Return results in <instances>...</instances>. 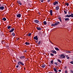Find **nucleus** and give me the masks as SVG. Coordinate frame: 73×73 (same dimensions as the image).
<instances>
[{
    "label": "nucleus",
    "mask_w": 73,
    "mask_h": 73,
    "mask_svg": "<svg viewBox=\"0 0 73 73\" xmlns=\"http://www.w3.org/2000/svg\"><path fill=\"white\" fill-rule=\"evenodd\" d=\"M18 65H21L24 66V64L21 61H19L18 62Z\"/></svg>",
    "instance_id": "nucleus-1"
},
{
    "label": "nucleus",
    "mask_w": 73,
    "mask_h": 73,
    "mask_svg": "<svg viewBox=\"0 0 73 73\" xmlns=\"http://www.w3.org/2000/svg\"><path fill=\"white\" fill-rule=\"evenodd\" d=\"M65 17H67L69 18L70 17H73V14H72L71 15H66L65 16Z\"/></svg>",
    "instance_id": "nucleus-2"
},
{
    "label": "nucleus",
    "mask_w": 73,
    "mask_h": 73,
    "mask_svg": "<svg viewBox=\"0 0 73 73\" xmlns=\"http://www.w3.org/2000/svg\"><path fill=\"white\" fill-rule=\"evenodd\" d=\"M60 56V58H65V56L63 54H61L60 55H59Z\"/></svg>",
    "instance_id": "nucleus-3"
},
{
    "label": "nucleus",
    "mask_w": 73,
    "mask_h": 73,
    "mask_svg": "<svg viewBox=\"0 0 73 73\" xmlns=\"http://www.w3.org/2000/svg\"><path fill=\"white\" fill-rule=\"evenodd\" d=\"M5 9V8L4 6H1L0 7V10L3 11Z\"/></svg>",
    "instance_id": "nucleus-4"
},
{
    "label": "nucleus",
    "mask_w": 73,
    "mask_h": 73,
    "mask_svg": "<svg viewBox=\"0 0 73 73\" xmlns=\"http://www.w3.org/2000/svg\"><path fill=\"white\" fill-rule=\"evenodd\" d=\"M53 5L55 6L57 4H58V1H55V2L53 3Z\"/></svg>",
    "instance_id": "nucleus-5"
},
{
    "label": "nucleus",
    "mask_w": 73,
    "mask_h": 73,
    "mask_svg": "<svg viewBox=\"0 0 73 73\" xmlns=\"http://www.w3.org/2000/svg\"><path fill=\"white\" fill-rule=\"evenodd\" d=\"M21 14H17V17H18V18H20V17H21Z\"/></svg>",
    "instance_id": "nucleus-6"
},
{
    "label": "nucleus",
    "mask_w": 73,
    "mask_h": 73,
    "mask_svg": "<svg viewBox=\"0 0 73 73\" xmlns=\"http://www.w3.org/2000/svg\"><path fill=\"white\" fill-rule=\"evenodd\" d=\"M33 21L34 23H39V21L37 19L34 20Z\"/></svg>",
    "instance_id": "nucleus-7"
},
{
    "label": "nucleus",
    "mask_w": 73,
    "mask_h": 73,
    "mask_svg": "<svg viewBox=\"0 0 73 73\" xmlns=\"http://www.w3.org/2000/svg\"><path fill=\"white\" fill-rule=\"evenodd\" d=\"M51 53H52L53 54H56V53H57V52L55 50H52L51 51Z\"/></svg>",
    "instance_id": "nucleus-8"
},
{
    "label": "nucleus",
    "mask_w": 73,
    "mask_h": 73,
    "mask_svg": "<svg viewBox=\"0 0 73 73\" xmlns=\"http://www.w3.org/2000/svg\"><path fill=\"white\" fill-rule=\"evenodd\" d=\"M14 30H15V29L14 28H13L11 29L10 31H9V32L10 33H11V32H13V31H14Z\"/></svg>",
    "instance_id": "nucleus-9"
},
{
    "label": "nucleus",
    "mask_w": 73,
    "mask_h": 73,
    "mask_svg": "<svg viewBox=\"0 0 73 73\" xmlns=\"http://www.w3.org/2000/svg\"><path fill=\"white\" fill-rule=\"evenodd\" d=\"M59 24H60V22L58 21H57L55 23L56 26L57 25H59Z\"/></svg>",
    "instance_id": "nucleus-10"
},
{
    "label": "nucleus",
    "mask_w": 73,
    "mask_h": 73,
    "mask_svg": "<svg viewBox=\"0 0 73 73\" xmlns=\"http://www.w3.org/2000/svg\"><path fill=\"white\" fill-rule=\"evenodd\" d=\"M34 40H38V38L37 37V36H36L34 37Z\"/></svg>",
    "instance_id": "nucleus-11"
},
{
    "label": "nucleus",
    "mask_w": 73,
    "mask_h": 73,
    "mask_svg": "<svg viewBox=\"0 0 73 73\" xmlns=\"http://www.w3.org/2000/svg\"><path fill=\"white\" fill-rule=\"evenodd\" d=\"M25 58V56H21V57H19L20 59H21V60L24 59Z\"/></svg>",
    "instance_id": "nucleus-12"
},
{
    "label": "nucleus",
    "mask_w": 73,
    "mask_h": 73,
    "mask_svg": "<svg viewBox=\"0 0 73 73\" xmlns=\"http://www.w3.org/2000/svg\"><path fill=\"white\" fill-rule=\"evenodd\" d=\"M50 15H51V16H52V15H53V11H52V10H50Z\"/></svg>",
    "instance_id": "nucleus-13"
},
{
    "label": "nucleus",
    "mask_w": 73,
    "mask_h": 73,
    "mask_svg": "<svg viewBox=\"0 0 73 73\" xmlns=\"http://www.w3.org/2000/svg\"><path fill=\"white\" fill-rule=\"evenodd\" d=\"M36 29H37V30H38V31H40L41 30V28L40 27H37L36 28Z\"/></svg>",
    "instance_id": "nucleus-14"
},
{
    "label": "nucleus",
    "mask_w": 73,
    "mask_h": 73,
    "mask_svg": "<svg viewBox=\"0 0 73 73\" xmlns=\"http://www.w3.org/2000/svg\"><path fill=\"white\" fill-rule=\"evenodd\" d=\"M25 44H26V45H29L30 44V43L29 42H25Z\"/></svg>",
    "instance_id": "nucleus-15"
},
{
    "label": "nucleus",
    "mask_w": 73,
    "mask_h": 73,
    "mask_svg": "<svg viewBox=\"0 0 73 73\" xmlns=\"http://www.w3.org/2000/svg\"><path fill=\"white\" fill-rule=\"evenodd\" d=\"M17 3L19 4H20V5H22V3H21L19 1H17Z\"/></svg>",
    "instance_id": "nucleus-16"
},
{
    "label": "nucleus",
    "mask_w": 73,
    "mask_h": 73,
    "mask_svg": "<svg viewBox=\"0 0 73 73\" xmlns=\"http://www.w3.org/2000/svg\"><path fill=\"white\" fill-rule=\"evenodd\" d=\"M41 66L42 68H44L45 67V64H44L42 65H41Z\"/></svg>",
    "instance_id": "nucleus-17"
},
{
    "label": "nucleus",
    "mask_w": 73,
    "mask_h": 73,
    "mask_svg": "<svg viewBox=\"0 0 73 73\" xmlns=\"http://www.w3.org/2000/svg\"><path fill=\"white\" fill-rule=\"evenodd\" d=\"M64 19H65L64 20L65 21H69V18H67L66 19L65 18Z\"/></svg>",
    "instance_id": "nucleus-18"
},
{
    "label": "nucleus",
    "mask_w": 73,
    "mask_h": 73,
    "mask_svg": "<svg viewBox=\"0 0 73 73\" xmlns=\"http://www.w3.org/2000/svg\"><path fill=\"white\" fill-rule=\"evenodd\" d=\"M58 19H59L60 21H61V22H62V21H61V17L60 16L58 17Z\"/></svg>",
    "instance_id": "nucleus-19"
},
{
    "label": "nucleus",
    "mask_w": 73,
    "mask_h": 73,
    "mask_svg": "<svg viewBox=\"0 0 73 73\" xmlns=\"http://www.w3.org/2000/svg\"><path fill=\"white\" fill-rule=\"evenodd\" d=\"M54 69V72H58V71H57V69L55 68H54V67L53 68Z\"/></svg>",
    "instance_id": "nucleus-20"
},
{
    "label": "nucleus",
    "mask_w": 73,
    "mask_h": 73,
    "mask_svg": "<svg viewBox=\"0 0 73 73\" xmlns=\"http://www.w3.org/2000/svg\"><path fill=\"white\" fill-rule=\"evenodd\" d=\"M59 9V7L58 6H57L56 7V9L57 11V10H58Z\"/></svg>",
    "instance_id": "nucleus-21"
},
{
    "label": "nucleus",
    "mask_w": 73,
    "mask_h": 73,
    "mask_svg": "<svg viewBox=\"0 0 73 73\" xmlns=\"http://www.w3.org/2000/svg\"><path fill=\"white\" fill-rule=\"evenodd\" d=\"M2 20H4L5 21L7 20V19L5 18L4 17L2 19Z\"/></svg>",
    "instance_id": "nucleus-22"
},
{
    "label": "nucleus",
    "mask_w": 73,
    "mask_h": 73,
    "mask_svg": "<svg viewBox=\"0 0 73 73\" xmlns=\"http://www.w3.org/2000/svg\"><path fill=\"white\" fill-rule=\"evenodd\" d=\"M43 24L44 25H46V24H47V23H46V21H44L43 22Z\"/></svg>",
    "instance_id": "nucleus-23"
},
{
    "label": "nucleus",
    "mask_w": 73,
    "mask_h": 73,
    "mask_svg": "<svg viewBox=\"0 0 73 73\" xmlns=\"http://www.w3.org/2000/svg\"><path fill=\"white\" fill-rule=\"evenodd\" d=\"M12 35L13 36H15V34L14 32H13L12 33Z\"/></svg>",
    "instance_id": "nucleus-24"
},
{
    "label": "nucleus",
    "mask_w": 73,
    "mask_h": 73,
    "mask_svg": "<svg viewBox=\"0 0 73 73\" xmlns=\"http://www.w3.org/2000/svg\"><path fill=\"white\" fill-rule=\"evenodd\" d=\"M64 13L65 14H66L67 13V10H66L64 11Z\"/></svg>",
    "instance_id": "nucleus-25"
},
{
    "label": "nucleus",
    "mask_w": 73,
    "mask_h": 73,
    "mask_svg": "<svg viewBox=\"0 0 73 73\" xmlns=\"http://www.w3.org/2000/svg\"><path fill=\"white\" fill-rule=\"evenodd\" d=\"M57 61H58V62H59V63H61V60H60V59H58L57 60Z\"/></svg>",
    "instance_id": "nucleus-26"
},
{
    "label": "nucleus",
    "mask_w": 73,
    "mask_h": 73,
    "mask_svg": "<svg viewBox=\"0 0 73 73\" xmlns=\"http://www.w3.org/2000/svg\"><path fill=\"white\" fill-rule=\"evenodd\" d=\"M51 26L53 27V26L54 27H55L56 26V25H55V23L54 24H51Z\"/></svg>",
    "instance_id": "nucleus-27"
},
{
    "label": "nucleus",
    "mask_w": 73,
    "mask_h": 73,
    "mask_svg": "<svg viewBox=\"0 0 73 73\" xmlns=\"http://www.w3.org/2000/svg\"><path fill=\"white\" fill-rule=\"evenodd\" d=\"M7 28L8 29H11V26H8L7 27Z\"/></svg>",
    "instance_id": "nucleus-28"
},
{
    "label": "nucleus",
    "mask_w": 73,
    "mask_h": 73,
    "mask_svg": "<svg viewBox=\"0 0 73 73\" xmlns=\"http://www.w3.org/2000/svg\"><path fill=\"white\" fill-rule=\"evenodd\" d=\"M65 4L66 5H67V6H69V3H65Z\"/></svg>",
    "instance_id": "nucleus-29"
},
{
    "label": "nucleus",
    "mask_w": 73,
    "mask_h": 73,
    "mask_svg": "<svg viewBox=\"0 0 73 73\" xmlns=\"http://www.w3.org/2000/svg\"><path fill=\"white\" fill-rule=\"evenodd\" d=\"M53 60H52V61H50V63H51V65H52V64H53Z\"/></svg>",
    "instance_id": "nucleus-30"
},
{
    "label": "nucleus",
    "mask_w": 73,
    "mask_h": 73,
    "mask_svg": "<svg viewBox=\"0 0 73 73\" xmlns=\"http://www.w3.org/2000/svg\"><path fill=\"white\" fill-rule=\"evenodd\" d=\"M55 49L56 50H59V49L57 48H55Z\"/></svg>",
    "instance_id": "nucleus-31"
},
{
    "label": "nucleus",
    "mask_w": 73,
    "mask_h": 73,
    "mask_svg": "<svg viewBox=\"0 0 73 73\" xmlns=\"http://www.w3.org/2000/svg\"><path fill=\"white\" fill-rule=\"evenodd\" d=\"M68 53H73L72 52L69 51H68Z\"/></svg>",
    "instance_id": "nucleus-32"
},
{
    "label": "nucleus",
    "mask_w": 73,
    "mask_h": 73,
    "mask_svg": "<svg viewBox=\"0 0 73 73\" xmlns=\"http://www.w3.org/2000/svg\"><path fill=\"white\" fill-rule=\"evenodd\" d=\"M54 64H55V65H56V66H58V64H57V63L56 62L54 63Z\"/></svg>",
    "instance_id": "nucleus-33"
},
{
    "label": "nucleus",
    "mask_w": 73,
    "mask_h": 73,
    "mask_svg": "<svg viewBox=\"0 0 73 73\" xmlns=\"http://www.w3.org/2000/svg\"><path fill=\"white\" fill-rule=\"evenodd\" d=\"M68 51L67 50H64V52H66V53H68Z\"/></svg>",
    "instance_id": "nucleus-34"
},
{
    "label": "nucleus",
    "mask_w": 73,
    "mask_h": 73,
    "mask_svg": "<svg viewBox=\"0 0 73 73\" xmlns=\"http://www.w3.org/2000/svg\"><path fill=\"white\" fill-rule=\"evenodd\" d=\"M40 44H41V42L39 41L38 42V44L39 45Z\"/></svg>",
    "instance_id": "nucleus-35"
},
{
    "label": "nucleus",
    "mask_w": 73,
    "mask_h": 73,
    "mask_svg": "<svg viewBox=\"0 0 73 73\" xmlns=\"http://www.w3.org/2000/svg\"><path fill=\"white\" fill-rule=\"evenodd\" d=\"M23 52H25V53H26V52H27V50H24L23 51Z\"/></svg>",
    "instance_id": "nucleus-36"
},
{
    "label": "nucleus",
    "mask_w": 73,
    "mask_h": 73,
    "mask_svg": "<svg viewBox=\"0 0 73 73\" xmlns=\"http://www.w3.org/2000/svg\"><path fill=\"white\" fill-rule=\"evenodd\" d=\"M31 35H32V34L31 33H29L28 34L29 36H31Z\"/></svg>",
    "instance_id": "nucleus-37"
},
{
    "label": "nucleus",
    "mask_w": 73,
    "mask_h": 73,
    "mask_svg": "<svg viewBox=\"0 0 73 73\" xmlns=\"http://www.w3.org/2000/svg\"><path fill=\"white\" fill-rule=\"evenodd\" d=\"M41 24V22H39V21L38 24H39V25H40Z\"/></svg>",
    "instance_id": "nucleus-38"
},
{
    "label": "nucleus",
    "mask_w": 73,
    "mask_h": 73,
    "mask_svg": "<svg viewBox=\"0 0 73 73\" xmlns=\"http://www.w3.org/2000/svg\"><path fill=\"white\" fill-rule=\"evenodd\" d=\"M1 35L2 36H3L4 35V33H1Z\"/></svg>",
    "instance_id": "nucleus-39"
},
{
    "label": "nucleus",
    "mask_w": 73,
    "mask_h": 73,
    "mask_svg": "<svg viewBox=\"0 0 73 73\" xmlns=\"http://www.w3.org/2000/svg\"><path fill=\"white\" fill-rule=\"evenodd\" d=\"M50 55L51 56H54V54H53L52 53H51L50 54Z\"/></svg>",
    "instance_id": "nucleus-40"
},
{
    "label": "nucleus",
    "mask_w": 73,
    "mask_h": 73,
    "mask_svg": "<svg viewBox=\"0 0 73 73\" xmlns=\"http://www.w3.org/2000/svg\"><path fill=\"white\" fill-rule=\"evenodd\" d=\"M70 64H73V61H71L70 62Z\"/></svg>",
    "instance_id": "nucleus-41"
},
{
    "label": "nucleus",
    "mask_w": 73,
    "mask_h": 73,
    "mask_svg": "<svg viewBox=\"0 0 73 73\" xmlns=\"http://www.w3.org/2000/svg\"><path fill=\"white\" fill-rule=\"evenodd\" d=\"M40 1L42 3H43V1H44V0H40Z\"/></svg>",
    "instance_id": "nucleus-42"
},
{
    "label": "nucleus",
    "mask_w": 73,
    "mask_h": 73,
    "mask_svg": "<svg viewBox=\"0 0 73 73\" xmlns=\"http://www.w3.org/2000/svg\"><path fill=\"white\" fill-rule=\"evenodd\" d=\"M58 72H61V70H58Z\"/></svg>",
    "instance_id": "nucleus-43"
},
{
    "label": "nucleus",
    "mask_w": 73,
    "mask_h": 73,
    "mask_svg": "<svg viewBox=\"0 0 73 73\" xmlns=\"http://www.w3.org/2000/svg\"><path fill=\"white\" fill-rule=\"evenodd\" d=\"M71 73H73V71L72 70L71 71Z\"/></svg>",
    "instance_id": "nucleus-44"
},
{
    "label": "nucleus",
    "mask_w": 73,
    "mask_h": 73,
    "mask_svg": "<svg viewBox=\"0 0 73 73\" xmlns=\"http://www.w3.org/2000/svg\"><path fill=\"white\" fill-rule=\"evenodd\" d=\"M47 2H48V3L50 2V0H48L47 1Z\"/></svg>",
    "instance_id": "nucleus-45"
},
{
    "label": "nucleus",
    "mask_w": 73,
    "mask_h": 73,
    "mask_svg": "<svg viewBox=\"0 0 73 73\" xmlns=\"http://www.w3.org/2000/svg\"><path fill=\"white\" fill-rule=\"evenodd\" d=\"M19 65L18 66V65H17V66H16V68H19Z\"/></svg>",
    "instance_id": "nucleus-46"
},
{
    "label": "nucleus",
    "mask_w": 73,
    "mask_h": 73,
    "mask_svg": "<svg viewBox=\"0 0 73 73\" xmlns=\"http://www.w3.org/2000/svg\"><path fill=\"white\" fill-rule=\"evenodd\" d=\"M67 72H68V71H67L66 70L65 71V73H67Z\"/></svg>",
    "instance_id": "nucleus-47"
},
{
    "label": "nucleus",
    "mask_w": 73,
    "mask_h": 73,
    "mask_svg": "<svg viewBox=\"0 0 73 73\" xmlns=\"http://www.w3.org/2000/svg\"><path fill=\"white\" fill-rule=\"evenodd\" d=\"M70 58L69 57H68L67 58V59H69Z\"/></svg>",
    "instance_id": "nucleus-48"
},
{
    "label": "nucleus",
    "mask_w": 73,
    "mask_h": 73,
    "mask_svg": "<svg viewBox=\"0 0 73 73\" xmlns=\"http://www.w3.org/2000/svg\"><path fill=\"white\" fill-rule=\"evenodd\" d=\"M66 57L67 58V57H68V55H66Z\"/></svg>",
    "instance_id": "nucleus-49"
},
{
    "label": "nucleus",
    "mask_w": 73,
    "mask_h": 73,
    "mask_svg": "<svg viewBox=\"0 0 73 73\" xmlns=\"http://www.w3.org/2000/svg\"><path fill=\"white\" fill-rule=\"evenodd\" d=\"M68 15H70V13H69V12H68Z\"/></svg>",
    "instance_id": "nucleus-50"
},
{
    "label": "nucleus",
    "mask_w": 73,
    "mask_h": 73,
    "mask_svg": "<svg viewBox=\"0 0 73 73\" xmlns=\"http://www.w3.org/2000/svg\"><path fill=\"white\" fill-rule=\"evenodd\" d=\"M38 42V41H36V43H37V42Z\"/></svg>",
    "instance_id": "nucleus-51"
},
{
    "label": "nucleus",
    "mask_w": 73,
    "mask_h": 73,
    "mask_svg": "<svg viewBox=\"0 0 73 73\" xmlns=\"http://www.w3.org/2000/svg\"><path fill=\"white\" fill-rule=\"evenodd\" d=\"M3 41H1V43H2V44H3Z\"/></svg>",
    "instance_id": "nucleus-52"
},
{
    "label": "nucleus",
    "mask_w": 73,
    "mask_h": 73,
    "mask_svg": "<svg viewBox=\"0 0 73 73\" xmlns=\"http://www.w3.org/2000/svg\"><path fill=\"white\" fill-rule=\"evenodd\" d=\"M17 40H19V38H18V39H17Z\"/></svg>",
    "instance_id": "nucleus-53"
},
{
    "label": "nucleus",
    "mask_w": 73,
    "mask_h": 73,
    "mask_svg": "<svg viewBox=\"0 0 73 73\" xmlns=\"http://www.w3.org/2000/svg\"><path fill=\"white\" fill-rule=\"evenodd\" d=\"M51 44H53V43L52 42H51Z\"/></svg>",
    "instance_id": "nucleus-54"
},
{
    "label": "nucleus",
    "mask_w": 73,
    "mask_h": 73,
    "mask_svg": "<svg viewBox=\"0 0 73 73\" xmlns=\"http://www.w3.org/2000/svg\"><path fill=\"white\" fill-rule=\"evenodd\" d=\"M0 7H1V4H0Z\"/></svg>",
    "instance_id": "nucleus-55"
},
{
    "label": "nucleus",
    "mask_w": 73,
    "mask_h": 73,
    "mask_svg": "<svg viewBox=\"0 0 73 73\" xmlns=\"http://www.w3.org/2000/svg\"><path fill=\"white\" fill-rule=\"evenodd\" d=\"M24 69L25 70V68H24Z\"/></svg>",
    "instance_id": "nucleus-56"
},
{
    "label": "nucleus",
    "mask_w": 73,
    "mask_h": 73,
    "mask_svg": "<svg viewBox=\"0 0 73 73\" xmlns=\"http://www.w3.org/2000/svg\"><path fill=\"white\" fill-rule=\"evenodd\" d=\"M57 72H56L55 73H57Z\"/></svg>",
    "instance_id": "nucleus-57"
},
{
    "label": "nucleus",
    "mask_w": 73,
    "mask_h": 73,
    "mask_svg": "<svg viewBox=\"0 0 73 73\" xmlns=\"http://www.w3.org/2000/svg\"><path fill=\"white\" fill-rule=\"evenodd\" d=\"M27 36H28V34H27Z\"/></svg>",
    "instance_id": "nucleus-58"
},
{
    "label": "nucleus",
    "mask_w": 73,
    "mask_h": 73,
    "mask_svg": "<svg viewBox=\"0 0 73 73\" xmlns=\"http://www.w3.org/2000/svg\"><path fill=\"white\" fill-rule=\"evenodd\" d=\"M28 60V59H27V60Z\"/></svg>",
    "instance_id": "nucleus-59"
},
{
    "label": "nucleus",
    "mask_w": 73,
    "mask_h": 73,
    "mask_svg": "<svg viewBox=\"0 0 73 73\" xmlns=\"http://www.w3.org/2000/svg\"><path fill=\"white\" fill-rule=\"evenodd\" d=\"M14 61L16 62V60H15Z\"/></svg>",
    "instance_id": "nucleus-60"
},
{
    "label": "nucleus",
    "mask_w": 73,
    "mask_h": 73,
    "mask_svg": "<svg viewBox=\"0 0 73 73\" xmlns=\"http://www.w3.org/2000/svg\"><path fill=\"white\" fill-rule=\"evenodd\" d=\"M43 54H45V53H43Z\"/></svg>",
    "instance_id": "nucleus-61"
},
{
    "label": "nucleus",
    "mask_w": 73,
    "mask_h": 73,
    "mask_svg": "<svg viewBox=\"0 0 73 73\" xmlns=\"http://www.w3.org/2000/svg\"><path fill=\"white\" fill-rule=\"evenodd\" d=\"M66 67H65V68H66Z\"/></svg>",
    "instance_id": "nucleus-62"
}]
</instances>
